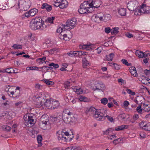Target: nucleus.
<instances>
[{"label": "nucleus", "mask_w": 150, "mask_h": 150, "mask_svg": "<svg viewBox=\"0 0 150 150\" xmlns=\"http://www.w3.org/2000/svg\"><path fill=\"white\" fill-rule=\"evenodd\" d=\"M106 112L105 110H97L93 107L88 108L86 110V113L92 116L94 118L99 121L103 120L105 119V114Z\"/></svg>", "instance_id": "nucleus-1"}, {"label": "nucleus", "mask_w": 150, "mask_h": 150, "mask_svg": "<svg viewBox=\"0 0 150 150\" xmlns=\"http://www.w3.org/2000/svg\"><path fill=\"white\" fill-rule=\"evenodd\" d=\"M76 22V19L74 18L71 20H68L66 22V25H62L61 28L60 27L57 29V32L61 33L63 30L71 29L75 26Z\"/></svg>", "instance_id": "nucleus-2"}, {"label": "nucleus", "mask_w": 150, "mask_h": 150, "mask_svg": "<svg viewBox=\"0 0 150 150\" xmlns=\"http://www.w3.org/2000/svg\"><path fill=\"white\" fill-rule=\"evenodd\" d=\"M46 107H50L51 110H54L55 109L58 108L60 106V103L59 102L52 98L47 99Z\"/></svg>", "instance_id": "nucleus-3"}, {"label": "nucleus", "mask_w": 150, "mask_h": 150, "mask_svg": "<svg viewBox=\"0 0 150 150\" xmlns=\"http://www.w3.org/2000/svg\"><path fill=\"white\" fill-rule=\"evenodd\" d=\"M31 2L30 0H20L18 1V8L20 10L27 11L30 7Z\"/></svg>", "instance_id": "nucleus-4"}, {"label": "nucleus", "mask_w": 150, "mask_h": 150, "mask_svg": "<svg viewBox=\"0 0 150 150\" xmlns=\"http://www.w3.org/2000/svg\"><path fill=\"white\" fill-rule=\"evenodd\" d=\"M127 5L129 10L134 11L138 7L139 5L137 0H132L128 3Z\"/></svg>", "instance_id": "nucleus-5"}, {"label": "nucleus", "mask_w": 150, "mask_h": 150, "mask_svg": "<svg viewBox=\"0 0 150 150\" xmlns=\"http://www.w3.org/2000/svg\"><path fill=\"white\" fill-rule=\"evenodd\" d=\"M36 101V105L38 108H40L42 106L46 107L47 99L45 100L44 98L40 97V96H38L37 98Z\"/></svg>", "instance_id": "nucleus-6"}, {"label": "nucleus", "mask_w": 150, "mask_h": 150, "mask_svg": "<svg viewBox=\"0 0 150 150\" xmlns=\"http://www.w3.org/2000/svg\"><path fill=\"white\" fill-rule=\"evenodd\" d=\"M35 20L37 22V30H42L46 28V26L44 24V21L40 17H36Z\"/></svg>", "instance_id": "nucleus-7"}, {"label": "nucleus", "mask_w": 150, "mask_h": 150, "mask_svg": "<svg viewBox=\"0 0 150 150\" xmlns=\"http://www.w3.org/2000/svg\"><path fill=\"white\" fill-rule=\"evenodd\" d=\"M63 132L62 131L58 132L57 133V136L59 140H64L65 142H67L69 141H70L72 139V138L69 137H66L64 136Z\"/></svg>", "instance_id": "nucleus-8"}, {"label": "nucleus", "mask_w": 150, "mask_h": 150, "mask_svg": "<svg viewBox=\"0 0 150 150\" xmlns=\"http://www.w3.org/2000/svg\"><path fill=\"white\" fill-rule=\"evenodd\" d=\"M96 18H99L100 21L103 20L106 21L110 19L111 16L110 15L108 14L103 15L102 13H100L97 14Z\"/></svg>", "instance_id": "nucleus-9"}, {"label": "nucleus", "mask_w": 150, "mask_h": 150, "mask_svg": "<svg viewBox=\"0 0 150 150\" xmlns=\"http://www.w3.org/2000/svg\"><path fill=\"white\" fill-rule=\"evenodd\" d=\"M64 122L66 123L73 125L76 121L75 117L73 116H70V115L66 116L63 119Z\"/></svg>", "instance_id": "nucleus-10"}, {"label": "nucleus", "mask_w": 150, "mask_h": 150, "mask_svg": "<svg viewBox=\"0 0 150 150\" xmlns=\"http://www.w3.org/2000/svg\"><path fill=\"white\" fill-rule=\"evenodd\" d=\"M91 8L93 10H95V8H98L101 4L100 0H90Z\"/></svg>", "instance_id": "nucleus-11"}, {"label": "nucleus", "mask_w": 150, "mask_h": 150, "mask_svg": "<svg viewBox=\"0 0 150 150\" xmlns=\"http://www.w3.org/2000/svg\"><path fill=\"white\" fill-rule=\"evenodd\" d=\"M140 126L142 127L144 130L147 131H150V122L146 123L145 122H142L140 123Z\"/></svg>", "instance_id": "nucleus-12"}, {"label": "nucleus", "mask_w": 150, "mask_h": 150, "mask_svg": "<svg viewBox=\"0 0 150 150\" xmlns=\"http://www.w3.org/2000/svg\"><path fill=\"white\" fill-rule=\"evenodd\" d=\"M36 22L35 18L32 19L30 23V27L31 29L34 30H37V25Z\"/></svg>", "instance_id": "nucleus-13"}, {"label": "nucleus", "mask_w": 150, "mask_h": 150, "mask_svg": "<svg viewBox=\"0 0 150 150\" xmlns=\"http://www.w3.org/2000/svg\"><path fill=\"white\" fill-rule=\"evenodd\" d=\"M91 1L90 0L87 1H84L83 3L81 4L80 6H81L83 7L86 9H88L91 10L92 8L91 5Z\"/></svg>", "instance_id": "nucleus-14"}, {"label": "nucleus", "mask_w": 150, "mask_h": 150, "mask_svg": "<svg viewBox=\"0 0 150 150\" xmlns=\"http://www.w3.org/2000/svg\"><path fill=\"white\" fill-rule=\"evenodd\" d=\"M142 7V9L143 10V13H150V7L146 6L145 4H143Z\"/></svg>", "instance_id": "nucleus-15"}, {"label": "nucleus", "mask_w": 150, "mask_h": 150, "mask_svg": "<svg viewBox=\"0 0 150 150\" xmlns=\"http://www.w3.org/2000/svg\"><path fill=\"white\" fill-rule=\"evenodd\" d=\"M79 12L81 14H84L87 13H90L91 12L92 10H90L88 9H86L83 7L80 6V8L78 9Z\"/></svg>", "instance_id": "nucleus-16"}, {"label": "nucleus", "mask_w": 150, "mask_h": 150, "mask_svg": "<svg viewBox=\"0 0 150 150\" xmlns=\"http://www.w3.org/2000/svg\"><path fill=\"white\" fill-rule=\"evenodd\" d=\"M129 70L132 75L134 76H137V74L136 70V68L134 67H130L129 69Z\"/></svg>", "instance_id": "nucleus-17"}, {"label": "nucleus", "mask_w": 150, "mask_h": 150, "mask_svg": "<svg viewBox=\"0 0 150 150\" xmlns=\"http://www.w3.org/2000/svg\"><path fill=\"white\" fill-rule=\"evenodd\" d=\"M105 88L104 84L100 83H98L96 86V89L101 91H102L105 89Z\"/></svg>", "instance_id": "nucleus-18"}, {"label": "nucleus", "mask_w": 150, "mask_h": 150, "mask_svg": "<svg viewBox=\"0 0 150 150\" xmlns=\"http://www.w3.org/2000/svg\"><path fill=\"white\" fill-rule=\"evenodd\" d=\"M134 14L136 15H141L143 13V10L142 9V7L141 6L139 8H136L134 10Z\"/></svg>", "instance_id": "nucleus-19"}, {"label": "nucleus", "mask_w": 150, "mask_h": 150, "mask_svg": "<svg viewBox=\"0 0 150 150\" xmlns=\"http://www.w3.org/2000/svg\"><path fill=\"white\" fill-rule=\"evenodd\" d=\"M83 66L84 68H86L90 66L89 62L87 60L86 57H84L82 60Z\"/></svg>", "instance_id": "nucleus-20"}, {"label": "nucleus", "mask_w": 150, "mask_h": 150, "mask_svg": "<svg viewBox=\"0 0 150 150\" xmlns=\"http://www.w3.org/2000/svg\"><path fill=\"white\" fill-rule=\"evenodd\" d=\"M41 8L42 9L45 8L47 11H50L51 10L52 7L51 6L48 5L46 3H44L42 5Z\"/></svg>", "instance_id": "nucleus-21"}, {"label": "nucleus", "mask_w": 150, "mask_h": 150, "mask_svg": "<svg viewBox=\"0 0 150 150\" xmlns=\"http://www.w3.org/2000/svg\"><path fill=\"white\" fill-rule=\"evenodd\" d=\"M25 116L24 117L26 119V120H25L26 121H28L29 122V123L31 124H32V122L34 121V120L33 118V117L31 115H26L25 116Z\"/></svg>", "instance_id": "nucleus-22"}, {"label": "nucleus", "mask_w": 150, "mask_h": 150, "mask_svg": "<svg viewBox=\"0 0 150 150\" xmlns=\"http://www.w3.org/2000/svg\"><path fill=\"white\" fill-rule=\"evenodd\" d=\"M128 128V125H122L115 127V129L116 131H118L120 130H122L125 129H127Z\"/></svg>", "instance_id": "nucleus-23"}, {"label": "nucleus", "mask_w": 150, "mask_h": 150, "mask_svg": "<svg viewBox=\"0 0 150 150\" xmlns=\"http://www.w3.org/2000/svg\"><path fill=\"white\" fill-rule=\"evenodd\" d=\"M118 13L121 16H125L126 14V9L124 8H120L118 10Z\"/></svg>", "instance_id": "nucleus-24"}, {"label": "nucleus", "mask_w": 150, "mask_h": 150, "mask_svg": "<svg viewBox=\"0 0 150 150\" xmlns=\"http://www.w3.org/2000/svg\"><path fill=\"white\" fill-rule=\"evenodd\" d=\"M38 10L36 8H33L30 10L29 11L30 15L31 17L34 16L38 12Z\"/></svg>", "instance_id": "nucleus-25"}, {"label": "nucleus", "mask_w": 150, "mask_h": 150, "mask_svg": "<svg viewBox=\"0 0 150 150\" xmlns=\"http://www.w3.org/2000/svg\"><path fill=\"white\" fill-rule=\"evenodd\" d=\"M135 54L137 56H138L139 58H142L143 57L144 53L141 51L138 50H137L135 52Z\"/></svg>", "instance_id": "nucleus-26"}, {"label": "nucleus", "mask_w": 150, "mask_h": 150, "mask_svg": "<svg viewBox=\"0 0 150 150\" xmlns=\"http://www.w3.org/2000/svg\"><path fill=\"white\" fill-rule=\"evenodd\" d=\"M115 55L113 53H111L109 55H106V59L108 61H112Z\"/></svg>", "instance_id": "nucleus-27"}, {"label": "nucleus", "mask_w": 150, "mask_h": 150, "mask_svg": "<svg viewBox=\"0 0 150 150\" xmlns=\"http://www.w3.org/2000/svg\"><path fill=\"white\" fill-rule=\"evenodd\" d=\"M92 45H83L82 47V49H86L87 50H91Z\"/></svg>", "instance_id": "nucleus-28"}, {"label": "nucleus", "mask_w": 150, "mask_h": 150, "mask_svg": "<svg viewBox=\"0 0 150 150\" xmlns=\"http://www.w3.org/2000/svg\"><path fill=\"white\" fill-rule=\"evenodd\" d=\"M42 81H44V82L47 85H52L54 84V83L52 81H50L48 79H44L42 80Z\"/></svg>", "instance_id": "nucleus-29"}, {"label": "nucleus", "mask_w": 150, "mask_h": 150, "mask_svg": "<svg viewBox=\"0 0 150 150\" xmlns=\"http://www.w3.org/2000/svg\"><path fill=\"white\" fill-rule=\"evenodd\" d=\"M119 28L118 27H115L113 29V30H111V33L112 34H117L119 32L118 30Z\"/></svg>", "instance_id": "nucleus-30"}, {"label": "nucleus", "mask_w": 150, "mask_h": 150, "mask_svg": "<svg viewBox=\"0 0 150 150\" xmlns=\"http://www.w3.org/2000/svg\"><path fill=\"white\" fill-rule=\"evenodd\" d=\"M64 31L63 30L61 33H61L60 35H59V37L61 39H63L65 40H67V35L66 34H64L63 35V36H62V32Z\"/></svg>", "instance_id": "nucleus-31"}, {"label": "nucleus", "mask_w": 150, "mask_h": 150, "mask_svg": "<svg viewBox=\"0 0 150 150\" xmlns=\"http://www.w3.org/2000/svg\"><path fill=\"white\" fill-rule=\"evenodd\" d=\"M110 65L113 66L114 69L118 70L120 69V66L117 64L114 63H111Z\"/></svg>", "instance_id": "nucleus-32"}, {"label": "nucleus", "mask_w": 150, "mask_h": 150, "mask_svg": "<svg viewBox=\"0 0 150 150\" xmlns=\"http://www.w3.org/2000/svg\"><path fill=\"white\" fill-rule=\"evenodd\" d=\"M73 89H74V91H75L78 94H81L83 93L82 89L80 88L77 89V88H74Z\"/></svg>", "instance_id": "nucleus-33"}, {"label": "nucleus", "mask_w": 150, "mask_h": 150, "mask_svg": "<svg viewBox=\"0 0 150 150\" xmlns=\"http://www.w3.org/2000/svg\"><path fill=\"white\" fill-rule=\"evenodd\" d=\"M42 137L41 135H38L37 137V140L38 144L40 145V146L42 145V144L41 143V142L42 140Z\"/></svg>", "instance_id": "nucleus-34"}, {"label": "nucleus", "mask_w": 150, "mask_h": 150, "mask_svg": "<svg viewBox=\"0 0 150 150\" xmlns=\"http://www.w3.org/2000/svg\"><path fill=\"white\" fill-rule=\"evenodd\" d=\"M12 47L14 49H21L22 48V46L21 45L17 44H14L12 46Z\"/></svg>", "instance_id": "nucleus-35"}, {"label": "nucleus", "mask_w": 150, "mask_h": 150, "mask_svg": "<svg viewBox=\"0 0 150 150\" xmlns=\"http://www.w3.org/2000/svg\"><path fill=\"white\" fill-rule=\"evenodd\" d=\"M79 99L81 101L88 102V100L87 98L86 97L83 96H80Z\"/></svg>", "instance_id": "nucleus-36"}, {"label": "nucleus", "mask_w": 150, "mask_h": 150, "mask_svg": "<svg viewBox=\"0 0 150 150\" xmlns=\"http://www.w3.org/2000/svg\"><path fill=\"white\" fill-rule=\"evenodd\" d=\"M48 66L50 67L53 66L55 69L59 67V65L57 64H54L53 63H52L48 64Z\"/></svg>", "instance_id": "nucleus-37"}, {"label": "nucleus", "mask_w": 150, "mask_h": 150, "mask_svg": "<svg viewBox=\"0 0 150 150\" xmlns=\"http://www.w3.org/2000/svg\"><path fill=\"white\" fill-rule=\"evenodd\" d=\"M61 2V0H57L54 2V5L56 7H59L60 3Z\"/></svg>", "instance_id": "nucleus-38"}, {"label": "nucleus", "mask_w": 150, "mask_h": 150, "mask_svg": "<svg viewBox=\"0 0 150 150\" xmlns=\"http://www.w3.org/2000/svg\"><path fill=\"white\" fill-rule=\"evenodd\" d=\"M100 101L102 104H103L104 105H105L108 103V100L107 98H104L100 100Z\"/></svg>", "instance_id": "nucleus-39"}, {"label": "nucleus", "mask_w": 150, "mask_h": 150, "mask_svg": "<svg viewBox=\"0 0 150 150\" xmlns=\"http://www.w3.org/2000/svg\"><path fill=\"white\" fill-rule=\"evenodd\" d=\"M64 112L65 114L68 115V116L70 115L71 114H72L71 112H70L69 109L67 108H66L65 110H64Z\"/></svg>", "instance_id": "nucleus-40"}, {"label": "nucleus", "mask_w": 150, "mask_h": 150, "mask_svg": "<svg viewBox=\"0 0 150 150\" xmlns=\"http://www.w3.org/2000/svg\"><path fill=\"white\" fill-rule=\"evenodd\" d=\"M55 18V17L53 16H52L48 18H47L48 21L50 23H53V20Z\"/></svg>", "instance_id": "nucleus-41"}, {"label": "nucleus", "mask_w": 150, "mask_h": 150, "mask_svg": "<svg viewBox=\"0 0 150 150\" xmlns=\"http://www.w3.org/2000/svg\"><path fill=\"white\" fill-rule=\"evenodd\" d=\"M65 3L64 2V1H62L60 3L59 8H61L63 9L65 7Z\"/></svg>", "instance_id": "nucleus-42"}, {"label": "nucleus", "mask_w": 150, "mask_h": 150, "mask_svg": "<svg viewBox=\"0 0 150 150\" xmlns=\"http://www.w3.org/2000/svg\"><path fill=\"white\" fill-rule=\"evenodd\" d=\"M122 63L128 66H130L131 65V64L130 63H128V62L127 61V60L125 59H122Z\"/></svg>", "instance_id": "nucleus-43"}, {"label": "nucleus", "mask_w": 150, "mask_h": 150, "mask_svg": "<svg viewBox=\"0 0 150 150\" xmlns=\"http://www.w3.org/2000/svg\"><path fill=\"white\" fill-rule=\"evenodd\" d=\"M11 69H12V68L11 67L6 68V69H4V72H6L8 74H11L12 72V71H11Z\"/></svg>", "instance_id": "nucleus-44"}, {"label": "nucleus", "mask_w": 150, "mask_h": 150, "mask_svg": "<svg viewBox=\"0 0 150 150\" xmlns=\"http://www.w3.org/2000/svg\"><path fill=\"white\" fill-rule=\"evenodd\" d=\"M79 147L75 148L74 147H69L67 148L65 150H77Z\"/></svg>", "instance_id": "nucleus-45"}, {"label": "nucleus", "mask_w": 150, "mask_h": 150, "mask_svg": "<svg viewBox=\"0 0 150 150\" xmlns=\"http://www.w3.org/2000/svg\"><path fill=\"white\" fill-rule=\"evenodd\" d=\"M42 68H44V69H43V70L44 71H47L49 69L52 70V69H53L52 67H49L47 66H43Z\"/></svg>", "instance_id": "nucleus-46"}, {"label": "nucleus", "mask_w": 150, "mask_h": 150, "mask_svg": "<svg viewBox=\"0 0 150 150\" xmlns=\"http://www.w3.org/2000/svg\"><path fill=\"white\" fill-rule=\"evenodd\" d=\"M136 110L140 114L142 113V109L141 108V106H138Z\"/></svg>", "instance_id": "nucleus-47"}, {"label": "nucleus", "mask_w": 150, "mask_h": 150, "mask_svg": "<svg viewBox=\"0 0 150 150\" xmlns=\"http://www.w3.org/2000/svg\"><path fill=\"white\" fill-rule=\"evenodd\" d=\"M126 91L128 93L131 94V95H134L135 94V93L134 92H132L130 89H126Z\"/></svg>", "instance_id": "nucleus-48"}, {"label": "nucleus", "mask_w": 150, "mask_h": 150, "mask_svg": "<svg viewBox=\"0 0 150 150\" xmlns=\"http://www.w3.org/2000/svg\"><path fill=\"white\" fill-rule=\"evenodd\" d=\"M105 119H106V118L107 117L108 119L110 121V122H112L113 121V119L112 118V117L111 116H110L108 115H106L105 116Z\"/></svg>", "instance_id": "nucleus-49"}, {"label": "nucleus", "mask_w": 150, "mask_h": 150, "mask_svg": "<svg viewBox=\"0 0 150 150\" xmlns=\"http://www.w3.org/2000/svg\"><path fill=\"white\" fill-rule=\"evenodd\" d=\"M46 59V58L45 57H43L42 58H38V59H37V61L38 62H41L42 61H44Z\"/></svg>", "instance_id": "nucleus-50"}, {"label": "nucleus", "mask_w": 150, "mask_h": 150, "mask_svg": "<svg viewBox=\"0 0 150 150\" xmlns=\"http://www.w3.org/2000/svg\"><path fill=\"white\" fill-rule=\"evenodd\" d=\"M75 52V51H70L69 52L67 53V54L68 56L70 57H72L74 56V53Z\"/></svg>", "instance_id": "nucleus-51"}, {"label": "nucleus", "mask_w": 150, "mask_h": 150, "mask_svg": "<svg viewBox=\"0 0 150 150\" xmlns=\"http://www.w3.org/2000/svg\"><path fill=\"white\" fill-rule=\"evenodd\" d=\"M3 128H4L6 130L9 131L11 129V127L9 126L5 125L3 126Z\"/></svg>", "instance_id": "nucleus-52"}, {"label": "nucleus", "mask_w": 150, "mask_h": 150, "mask_svg": "<svg viewBox=\"0 0 150 150\" xmlns=\"http://www.w3.org/2000/svg\"><path fill=\"white\" fill-rule=\"evenodd\" d=\"M118 117L120 119H125V115L124 114H121L118 116Z\"/></svg>", "instance_id": "nucleus-53"}, {"label": "nucleus", "mask_w": 150, "mask_h": 150, "mask_svg": "<svg viewBox=\"0 0 150 150\" xmlns=\"http://www.w3.org/2000/svg\"><path fill=\"white\" fill-rule=\"evenodd\" d=\"M120 138H118L117 139H115L113 141V143L115 144H117L119 143L120 142Z\"/></svg>", "instance_id": "nucleus-54"}, {"label": "nucleus", "mask_w": 150, "mask_h": 150, "mask_svg": "<svg viewBox=\"0 0 150 150\" xmlns=\"http://www.w3.org/2000/svg\"><path fill=\"white\" fill-rule=\"evenodd\" d=\"M102 48L101 47H99L98 48L96 49V52L98 54H100L102 51Z\"/></svg>", "instance_id": "nucleus-55"}, {"label": "nucleus", "mask_w": 150, "mask_h": 150, "mask_svg": "<svg viewBox=\"0 0 150 150\" xmlns=\"http://www.w3.org/2000/svg\"><path fill=\"white\" fill-rule=\"evenodd\" d=\"M35 88L36 89H41V88L42 87V86L41 85H40L39 84H36L35 85Z\"/></svg>", "instance_id": "nucleus-56"}, {"label": "nucleus", "mask_w": 150, "mask_h": 150, "mask_svg": "<svg viewBox=\"0 0 150 150\" xmlns=\"http://www.w3.org/2000/svg\"><path fill=\"white\" fill-rule=\"evenodd\" d=\"M144 73L147 75H150V69L149 70L145 69L144 71Z\"/></svg>", "instance_id": "nucleus-57"}, {"label": "nucleus", "mask_w": 150, "mask_h": 150, "mask_svg": "<svg viewBox=\"0 0 150 150\" xmlns=\"http://www.w3.org/2000/svg\"><path fill=\"white\" fill-rule=\"evenodd\" d=\"M5 87V91L6 92H8L10 88V86L9 85H6Z\"/></svg>", "instance_id": "nucleus-58"}, {"label": "nucleus", "mask_w": 150, "mask_h": 150, "mask_svg": "<svg viewBox=\"0 0 150 150\" xmlns=\"http://www.w3.org/2000/svg\"><path fill=\"white\" fill-rule=\"evenodd\" d=\"M125 35L127 37L129 38H130L133 37V35L132 34L130 33H127L125 34Z\"/></svg>", "instance_id": "nucleus-59"}, {"label": "nucleus", "mask_w": 150, "mask_h": 150, "mask_svg": "<svg viewBox=\"0 0 150 150\" xmlns=\"http://www.w3.org/2000/svg\"><path fill=\"white\" fill-rule=\"evenodd\" d=\"M23 16H24L25 17H26L27 18L29 17L30 16H31L30 15V13L29 11L24 13Z\"/></svg>", "instance_id": "nucleus-60"}, {"label": "nucleus", "mask_w": 150, "mask_h": 150, "mask_svg": "<svg viewBox=\"0 0 150 150\" xmlns=\"http://www.w3.org/2000/svg\"><path fill=\"white\" fill-rule=\"evenodd\" d=\"M133 118L134 120H137L139 118V115L138 114L134 115L133 116Z\"/></svg>", "instance_id": "nucleus-61"}, {"label": "nucleus", "mask_w": 150, "mask_h": 150, "mask_svg": "<svg viewBox=\"0 0 150 150\" xmlns=\"http://www.w3.org/2000/svg\"><path fill=\"white\" fill-rule=\"evenodd\" d=\"M110 29L109 27L106 28H105V33H109L110 31Z\"/></svg>", "instance_id": "nucleus-62"}, {"label": "nucleus", "mask_w": 150, "mask_h": 150, "mask_svg": "<svg viewBox=\"0 0 150 150\" xmlns=\"http://www.w3.org/2000/svg\"><path fill=\"white\" fill-rule=\"evenodd\" d=\"M116 136L115 135H111L108 138L109 139H110V140H112L114 138H116Z\"/></svg>", "instance_id": "nucleus-63"}, {"label": "nucleus", "mask_w": 150, "mask_h": 150, "mask_svg": "<svg viewBox=\"0 0 150 150\" xmlns=\"http://www.w3.org/2000/svg\"><path fill=\"white\" fill-rule=\"evenodd\" d=\"M144 110L146 112H149L150 110V107L148 106V107L144 108Z\"/></svg>", "instance_id": "nucleus-64"}]
</instances>
